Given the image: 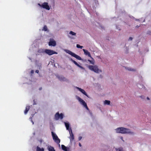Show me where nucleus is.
Segmentation results:
<instances>
[{
    "mask_svg": "<svg viewBox=\"0 0 151 151\" xmlns=\"http://www.w3.org/2000/svg\"><path fill=\"white\" fill-rule=\"evenodd\" d=\"M116 132L118 133L122 134L129 133H130V130L123 127H119L116 129Z\"/></svg>",
    "mask_w": 151,
    "mask_h": 151,
    "instance_id": "obj_1",
    "label": "nucleus"
},
{
    "mask_svg": "<svg viewBox=\"0 0 151 151\" xmlns=\"http://www.w3.org/2000/svg\"><path fill=\"white\" fill-rule=\"evenodd\" d=\"M88 68L90 70L96 73H99L102 72L101 70L98 68V66L96 65L94 66L89 65L88 66Z\"/></svg>",
    "mask_w": 151,
    "mask_h": 151,
    "instance_id": "obj_2",
    "label": "nucleus"
},
{
    "mask_svg": "<svg viewBox=\"0 0 151 151\" xmlns=\"http://www.w3.org/2000/svg\"><path fill=\"white\" fill-rule=\"evenodd\" d=\"M66 52L67 53L71 55L73 57L76 58V59L78 60H83L81 58L80 56L75 54L73 52H72L69 50H66Z\"/></svg>",
    "mask_w": 151,
    "mask_h": 151,
    "instance_id": "obj_3",
    "label": "nucleus"
},
{
    "mask_svg": "<svg viewBox=\"0 0 151 151\" xmlns=\"http://www.w3.org/2000/svg\"><path fill=\"white\" fill-rule=\"evenodd\" d=\"M51 134L53 139L57 144H59L60 142V140L58 138V136L53 132H51Z\"/></svg>",
    "mask_w": 151,
    "mask_h": 151,
    "instance_id": "obj_4",
    "label": "nucleus"
},
{
    "mask_svg": "<svg viewBox=\"0 0 151 151\" xmlns=\"http://www.w3.org/2000/svg\"><path fill=\"white\" fill-rule=\"evenodd\" d=\"M77 99L80 102V103L83 105V106L88 110H89V109L88 108L86 103L85 101L82 99L81 98L78 96H77Z\"/></svg>",
    "mask_w": 151,
    "mask_h": 151,
    "instance_id": "obj_5",
    "label": "nucleus"
},
{
    "mask_svg": "<svg viewBox=\"0 0 151 151\" xmlns=\"http://www.w3.org/2000/svg\"><path fill=\"white\" fill-rule=\"evenodd\" d=\"M45 52L50 55H52L54 54H57V53L56 52L52 50L48 49H45Z\"/></svg>",
    "mask_w": 151,
    "mask_h": 151,
    "instance_id": "obj_6",
    "label": "nucleus"
},
{
    "mask_svg": "<svg viewBox=\"0 0 151 151\" xmlns=\"http://www.w3.org/2000/svg\"><path fill=\"white\" fill-rule=\"evenodd\" d=\"M42 7L48 10H49L50 8L47 2H45L42 4Z\"/></svg>",
    "mask_w": 151,
    "mask_h": 151,
    "instance_id": "obj_7",
    "label": "nucleus"
},
{
    "mask_svg": "<svg viewBox=\"0 0 151 151\" xmlns=\"http://www.w3.org/2000/svg\"><path fill=\"white\" fill-rule=\"evenodd\" d=\"M83 50L84 52L85 55H88L89 57L91 58L92 59H93V58L92 57L90 53L87 50L84 49H83Z\"/></svg>",
    "mask_w": 151,
    "mask_h": 151,
    "instance_id": "obj_8",
    "label": "nucleus"
},
{
    "mask_svg": "<svg viewBox=\"0 0 151 151\" xmlns=\"http://www.w3.org/2000/svg\"><path fill=\"white\" fill-rule=\"evenodd\" d=\"M69 133L70 137H69V138L70 142H72L74 139V137L71 129H70V131H69Z\"/></svg>",
    "mask_w": 151,
    "mask_h": 151,
    "instance_id": "obj_9",
    "label": "nucleus"
},
{
    "mask_svg": "<svg viewBox=\"0 0 151 151\" xmlns=\"http://www.w3.org/2000/svg\"><path fill=\"white\" fill-rule=\"evenodd\" d=\"M71 60L75 65H76L78 67L80 68H81L82 69H83V70L84 69V68L83 67L80 65L75 61L73 60L72 59H71Z\"/></svg>",
    "mask_w": 151,
    "mask_h": 151,
    "instance_id": "obj_10",
    "label": "nucleus"
},
{
    "mask_svg": "<svg viewBox=\"0 0 151 151\" xmlns=\"http://www.w3.org/2000/svg\"><path fill=\"white\" fill-rule=\"evenodd\" d=\"M49 46H55L56 45V42L54 40L50 41L49 42Z\"/></svg>",
    "mask_w": 151,
    "mask_h": 151,
    "instance_id": "obj_11",
    "label": "nucleus"
},
{
    "mask_svg": "<svg viewBox=\"0 0 151 151\" xmlns=\"http://www.w3.org/2000/svg\"><path fill=\"white\" fill-rule=\"evenodd\" d=\"M77 88L78 90L81 91L82 93L85 95L86 96L88 97V95H87L86 93L84 90L79 87H77Z\"/></svg>",
    "mask_w": 151,
    "mask_h": 151,
    "instance_id": "obj_12",
    "label": "nucleus"
},
{
    "mask_svg": "<svg viewBox=\"0 0 151 151\" xmlns=\"http://www.w3.org/2000/svg\"><path fill=\"white\" fill-rule=\"evenodd\" d=\"M47 149L49 151H55L53 147L50 145H48L47 147Z\"/></svg>",
    "mask_w": 151,
    "mask_h": 151,
    "instance_id": "obj_13",
    "label": "nucleus"
},
{
    "mask_svg": "<svg viewBox=\"0 0 151 151\" xmlns=\"http://www.w3.org/2000/svg\"><path fill=\"white\" fill-rule=\"evenodd\" d=\"M30 108V106H27L26 107V109L24 111V113L25 114H26L27 113L28 111L29 110Z\"/></svg>",
    "mask_w": 151,
    "mask_h": 151,
    "instance_id": "obj_14",
    "label": "nucleus"
},
{
    "mask_svg": "<svg viewBox=\"0 0 151 151\" xmlns=\"http://www.w3.org/2000/svg\"><path fill=\"white\" fill-rule=\"evenodd\" d=\"M60 114L59 112L57 113L55 115V117L56 120H58L59 119Z\"/></svg>",
    "mask_w": 151,
    "mask_h": 151,
    "instance_id": "obj_15",
    "label": "nucleus"
},
{
    "mask_svg": "<svg viewBox=\"0 0 151 151\" xmlns=\"http://www.w3.org/2000/svg\"><path fill=\"white\" fill-rule=\"evenodd\" d=\"M61 147L63 150L64 151H68V148L66 147H65L64 145H61Z\"/></svg>",
    "mask_w": 151,
    "mask_h": 151,
    "instance_id": "obj_16",
    "label": "nucleus"
},
{
    "mask_svg": "<svg viewBox=\"0 0 151 151\" xmlns=\"http://www.w3.org/2000/svg\"><path fill=\"white\" fill-rule=\"evenodd\" d=\"M58 78L60 81H65L66 80V79L65 77L63 76H59L58 77Z\"/></svg>",
    "mask_w": 151,
    "mask_h": 151,
    "instance_id": "obj_17",
    "label": "nucleus"
},
{
    "mask_svg": "<svg viewBox=\"0 0 151 151\" xmlns=\"http://www.w3.org/2000/svg\"><path fill=\"white\" fill-rule=\"evenodd\" d=\"M44 149L43 148H41L38 146L37 147L36 151H44Z\"/></svg>",
    "mask_w": 151,
    "mask_h": 151,
    "instance_id": "obj_18",
    "label": "nucleus"
},
{
    "mask_svg": "<svg viewBox=\"0 0 151 151\" xmlns=\"http://www.w3.org/2000/svg\"><path fill=\"white\" fill-rule=\"evenodd\" d=\"M110 101L107 100H105L104 101V104L105 105H110Z\"/></svg>",
    "mask_w": 151,
    "mask_h": 151,
    "instance_id": "obj_19",
    "label": "nucleus"
},
{
    "mask_svg": "<svg viewBox=\"0 0 151 151\" xmlns=\"http://www.w3.org/2000/svg\"><path fill=\"white\" fill-rule=\"evenodd\" d=\"M92 60H88V61H89L90 63L92 64H94V62H95L94 60L93 59H92Z\"/></svg>",
    "mask_w": 151,
    "mask_h": 151,
    "instance_id": "obj_20",
    "label": "nucleus"
},
{
    "mask_svg": "<svg viewBox=\"0 0 151 151\" xmlns=\"http://www.w3.org/2000/svg\"><path fill=\"white\" fill-rule=\"evenodd\" d=\"M38 52L39 53H43L45 52V50L42 49L38 50Z\"/></svg>",
    "mask_w": 151,
    "mask_h": 151,
    "instance_id": "obj_21",
    "label": "nucleus"
},
{
    "mask_svg": "<svg viewBox=\"0 0 151 151\" xmlns=\"http://www.w3.org/2000/svg\"><path fill=\"white\" fill-rule=\"evenodd\" d=\"M65 126L67 129H68L69 127V123H65Z\"/></svg>",
    "mask_w": 151,
    "mask_h": 151,
    "instance_id": "obj_22",
    "label": "nucleus"
},
{
    "mask_svg": "<svg viewBox=\"0 0 151 151\" xmlns=\"http://www.w3.org/2000/svg\"><path fill=\"white\" fill-rule=\"evenodd\" d=\"M116 151H123V149L122 147H120L118 149L116 148Z\"/></svg>",
    "mask_w": 151,
    "mask_h": 151,
    "instance_id": "obj_23",
    "label": "nucleus"
},
{
    "mask_svg": "<svg viewBox=\"0 0 151 151\" xmlns=\"http://www.w3.org/2000/svg\"><path fill=\"white\" fill-rule=\"evenodd\" d=\"M69 34L72 35H76V33L72 31H70L69 32Z\"/></svg>",
    "mask_w": 151,
    "mask_h": 151,
    "instance_id": "obj_24",
    "label": "nucleus"
},
{
    "mask_svg": "<svg viewBox=\"0 0 151 151\" xmlns=\"http://www.w3.org/2000/svg\"><path fill=\"white\" fill-rule=\"evenodd\" d=\"M43 30L45 31H47V28L46 25H45L43 28Z\"/></svg>",
    "mask_w": 151,
    "mask_h": 151,
    "instance_id": "obj_25",
    "label": "nucleus"
},
{
    "mask_svg": "<svg viewBox=\"0 0 151 151\" xmlns=\"http://www.w3.org/2000/svg\"><path fill=\"white\" fill-rule=\"evenodd\" d=\"M76 47L78 48H81V49H82L83 48V46H80L79 44H77L76 45Z\"/></svg>",
    "mask_w": 151,
    "mask_h": 151,
    "instance_id": "obj_26",
    "label": "nucleus"
},
{
    "mask_svg": "<svg viewBox=\"0 0 151 151\" xmlns=\"http://www.w3.org/2000/svg\"><path fill=\"white\" fill-rule=\"evenodd\" d=\"M63 115L62 113H61L60 114L59 118L60 119H62L63 118Z\"/></svg>",
    "mask_w": 151,
    "mask_h": 151,
    "instance_id": "obj_27",
    "label": "nucleus"
},
{
    "mask_svg": "<svg viewBox=\"0 0 151 151\" xmlns=\"http://www.w3.org/2000/svg\"><path fill=\"white\" fill-rule=\"evenodd\" d=\"M82 138V137H81V136L79 137H78L79 140H81V139Z\"/></svg>",
    "mask_w": 151,
    "mask_h": 151,
    "instance_id": "obj_28",
    "label": "nucleus"
},
{
    "mask_svg": "<svg viewBox=\"0 0 151 151\" xmlns=\"http://www.w3.org/2000/svg\"><path fill=\"white\" fill-rule=\"evenodd\" d=\"M132 40V38L131 37H129V40Z\"/></svg>",
    "mask_w": 151,
    "mask_h": 151,
    "instance_id": "obj_29",
    "label": "nucleus"
},
{
    "mask_svg": "<svg viewBox=\"0 0 151 151\" xmlns=\"http://www.w3.org/2000/svg\"><path fill=\"white\" fill-rule=\"evenodd\" d=\"M35 72L36 73H38L39 72V71L38 70H36L35 71Z\"/></svg>",
    "mask_w": 151,
    "mask_h": 151,
    "instance_id": "obj_30",
    "label": "nucleus"
},
{
    "mask_svg": "<svg viewBox=\"0 0 151 151\" xmlns=\"http://www.w3.org/2000/svg\"><path fill=\"white\" fill-rule=\"evenodd\" d=\"M34 72V70H32L31 71V73H33Z\"/></svg>",
    "mask_w": 151,
    "mask_h": 151,
    "instance_id": "obj_31",
    "label": "nucleus"
},
{
    "mask_svg": "<svg viewBox=\"0 0 151 151\" xmlns=\"http://www.w3.org/2000/svg\"><path fill=\"white\" fill-rule=\"evenodd\" d=\"M79 145L80 146V147H81V143H79Z\"/></svg>",
    "mask_w": 151,
    "mask_h": 151,
    "instance_id": "obj_32",
    "label": "nucleus"
},
{
    "mask_svg": "<svg viewBox=\"0 0 151 151\" xmlns=\"http://www.w3.org/2000/svg\"><path fill=\"white\" fill-rule=\"evenodd\" d=\"M38 5L40 7H42V5L40 4H38Z\"/></svg>",
    "mask_w": 151,
    "mask_h": 151,
    "instance_id": "obj_33",
    "label": "nucleus"
},
{
    "mask_svg": "<svg viewBox=\"0 0 151 151\" xmlns=\"http://www.w3.org/2000/svg\"><path fill=\"white\" fill-rule=\"evenodd\" d=\"M129 70H132V71H135V70H133V69H130Z\"/></svg>",
    "mask_w": 151,
    "mask_h": 151,
    "instance_id": "obj_34",
    "label": "nucleus"
},
{
    "mask_svg": "<svg viewBox=\"0 0 151 151\" xmlns=\"http://www.w3.org/2000/svg\"><path fill=\"white\" fill-rule=\"evenodd\" d=\"M42 89V88H41H41H39V90H41Z\"/></svg>",
    "mask_w": 151,
    "mask_h": 151,
    "instance_id": "obj_35",
    "label": "nucleus"
},
{
    "mask_svg": "<svg viewBox=\"0 0 151 151\" xmlns=\"http://www.w3.org/2000/svg\"><path fill=\"white\" fill-rule=\"evenodd\" d=\"M147 99H148V100H150V99L149 98V97H147Z\"/></svg>",
    "mask_w": 151,
    "mask_h": 151,
    "instance_id": "obj_36",
    "label": "nucleus"
},
{
    "mask_svg": "<svg viewBox=\"0 0 151 151\" xmlns=\"http://www.w3.org/2000/svg\"><path fill=\"white\" fill-rule=\"evenodd\" d=\"M121 139L122 140V139H123V137H121Z\"/></svg>",
    "mask_w": 151,
    "mask_h": 151,
    "instance_id": "obj_37",
    "label": "nucleus"
},
{
    "mask_svg": "<svg viewBox=\"0 0 151 151\" xmlns=\"http://www.w3.org/2000/svg\"><path fill=\"white\" fill-rule=\"evenodd\" d=\"M139 27V26H136V27H137V28H138V27Z\"/></svg>",
    "mask_w": 151,
    "mask_h": 151,
    "instance_id": "obj_38",
    "label": "nucleus"
},
{
    "mask_svg": "<svg viewBox=\"0 0 151 151\" xmlns=\"http://www.w3.org/2000/svg\"><path fill=\"white\" fill-rule=\"evenodd\" d=\"M35 104H35V102H34V103H33V105H35Z\"/></svg>",
    "mask_w": 151,
    "mask_h": 151,
    "instance_id": "obj_39",
    "label": "nucleus"
},
{
    "mask_svg": "<svg viewBox=\"0 0 151 151\" xmlns=\"http://www.w3.org/2000/svg\"><path fill=\"white\" fill-rule=\"evenodd\" d=\"M143 96H141L140 97L142 98H143Z\"/></svg>",
    "mask_w": 151,
    "mask_h": 151,
    "instance_id": "obj_40",
    "label": "nucleus"
},
{
    "mask_svg": "<svg viewBox=\"0 0 151 151\" xmlns=\"http://www.w3.org/2000/svg\"><path fill=\"white\" fill-rule=\"evenodd\" d=\"M85 61L86 62V60H85Z\"/></svg>",
    "mask_w": 151,
    "mask_h": 151,
    "instance_id": "obj_41",
    "label": "nucleus"
}]
</instances>
